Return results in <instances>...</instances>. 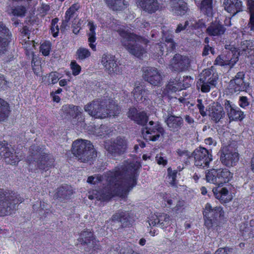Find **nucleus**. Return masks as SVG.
Masks as SVG:
<instances>
[{
  "mask_svg": "<svg viewBox=\"0 0 254 254\" xmlns=\"http://www.w3.org/2000/svg\"><path fill=\"white\" fill-rule=\"evenodd\" d=\"M139 163H131L122 169L119 168L115 172L108 173L105 178L108 183L103 191L93 190L88 195L90 199L106 200L116 195H119L120 191L126 192L136 184L135 174L140 167Z\"/></svg>",
  "mask_w": 254,
  "mask_h": 254,
  "instance_id": "obj_1",
  "label": "nucleus"
},
{
  "mask_svg": "<svg viewBox=\"0 0 254 254\" xmlns=\"http://www.w3.org/2000/svg\"><path fill=\"white\" fill-rule=\"evenodd\" d=\"M84 110L95 118H105L109 115L115 116L120 113V109L113 100L104 101L97 99L87 104Z\"/></svg>",
  "mask_w": 254,
  "mask_h": 254,
  "instance_id": "obj_2",
  "label": "nucleus"
},
{
  "mask_svg": "<svg viewBox=\"0 0 254 254\" xmlns=\"http://www.w3.org/2000/svg\"><path fill=\"white\" fill-rule=\"evenodd\" d=\"M119 33L122 37V45L131 54L141 58L146 53L145 49L141 45H146L148 42L147 39L134 34L126 28L120 30Z\"/></svg>",
  "mask_w": 254,
  "mask_h": 254,
  "instance_id": "obj_3",
  "label": "nucleus"
},
{
  "mask_svg": "<svg viewBox=\"0 0 254 254\" xmlns=\"http://www.w3.org/2000/svg\"><path fill=\"white\" fill-rule=\"evenodd\" d=\"M22 201V198L12 190L0 188V216L10 215L15 205L21 203Z\"/></svg>",
  "mask_w": 254,
  "mask_h": 254,
  "instance_id": "obj_4",
  "label": "nucleus"
},
{
  "mask_svg": "<svg viewBox=\"0 0 254 254\" xmlns=\"http://www.w3.org/2000/svg\"><path fill=\"white\" fill-rule=\"evenodd\" d=\"M72 152L78 160L82 162L90 160L96 155L90 141L81 139L73 142Z\"/></svg>",
  "mask_w": 254,
  "mask_h": 254,
  "instance_id": "obj_5",
  "label": "nucleus"
},
{
  "mask_svg": "<svg viewBox=\"0 0 254 254\" xmlns=\"http://www.w3.org/2000/svg\"><path fill=\"white\" fill-rule=\"evenodd\" d=\"M206 180L217 186H222L233 178V174L226 168H212L207 171Z\"/></svg>",
  "mask_w": 254,
  "mask_h": 254,
  "instance_id": "obj_6",
  "label": "nucleus"
},
{
  "mask_svg": "<svg viewBox=\"0 0 254 254\" xmlns=\"http://www.w3.org/2000/svg\"><path fill=\"white\" fill-rule=\"evenodd\" d=\"M218 75L213 69L209 68L203 70L200 74L197 87H201L202 92H208L211 88L214 87L217 84Z\"/></svg>",
  "mask_w": 254,
  "mask_h": 254,
  "instance_id": "obj_7",
  "label": "nucleus"
},
{
  "mask_svg": "<svg viewBox=\"0 0 254 254\" xmlns=\"http://www.w3.org/2000/svg\"><path fill=\"white\" fill-rule=\"evenodd\" d=\"M223 213L221 207H212L209 203H207L203 211L205 226L208 229H215L217 226L215 219L217 217H220Z\"/></svg>",
  "mask_w": 254,
  "mask_h": 254,
  "instance_id": "obj_8",
  "label": "nucleus"
},
{
  "mask_svg": "<svg viewBox=\"0 0 254 254\" xmlns=\"http://www.w3.org/2000/svg\"><path fill=\"white\" fill-rule=\"evenodd\" d=\"M164 133L163 127L157 123L150 121L147 126L142 130L143 138L146 140L156 141Z\"/></svg>",
  "mask_w": 254,
  "mask_h": 254,
  "instance_id": "obj_9",
  "label": "nucleus"
},
{
  "mask_svg": "<svg viewBox=\"0 0 254 254\" xmlns=\"http://www.w3.org/2000/svg\"><path fill=\"white\" fill-rule=\"evenodd\" d=\"M194 165L200 168L208 167L212 160V156L208 150L203 147H199L194 150L192 153Z\"/></svg>",
  "mask_w": 254,
  "mask_h": 254,
  "instance_id": "obj_10",
  "label": "nucleus"
},
{
  "mask_svg": "<svg viewBox=\"0 0 254 254\" xmlns=\"http://www.w3.org/2000/svg\"><path fill=\"white\" fill-rule=\"evenodd\" d=\"M220 160L224 165L232 167L238 161L239 154L231 147L225 146L221 151Z\"/></svg>",
  "mask_w": 254,
  "mask_h": 254,
  "instance_id": "obj_11",
  "label": "nucleus"
},
{
  "mask_svg": "<svg viewBox=\"0 0 254 254\" xmlns=\"http://www.w3.org/2000/svg\"><path fill=\"white\" fill-rule=\"evenodd\" d=\"M62 109L64 112L72 117L73 125L80 126L81 127H85L83 123L84 118L82 115V109L79 107L73 105H66L63 106Z\"/></svg>",
  "mask_w": 254,
  "mask_h": 254,
  "instance_id": "obj_12",
  "label": "nucleus"
},
{
  "mask_svg": "<svg viewBox=\"0 0 254 254\" xmlns=\"http://www.w3.org/2000/svg\"><path fill=\"white\" fill-rule=\"evenodd\" d=\"M101 62L105 71L110 74H118L121 73V69L118 65L115 56L104 54L101 58Z\"/></svg>",
  "mask_w": 254,
  "mask_h": 254,
  "instance_id": "obj_13",
  "label": "nucleus"
},
{
  "mask_svg": "<svg viewBox=\"0 0 254 254\" xmlns=\"http://www.w3.org/2000/svg\"><path fill=\"white\" fill-rule=\"evenodd\" d=\"M244 73L243 72H238L233 80H231L229 85V90L231 93H238L246 91L248 87V83L244 81Z\"/></svg>",
  "mask_w": 254,
  "mask_h": 254,
  "instance_id": "obj_14",
  "label": "nucleus"
},
{
  "mask_svg": "<svg viewBox=\"0 0 254 254\" xmlns=\"http://www.w3.org/2000/svg\"><path fill=\"white\" fill-rule=\"evenodd\" d=\"M235 47H231L230 51L227 55H221L217 57L215 61V64L220 66H228L232 67L238 61V55L234 53Z\"/></svg>",
  "mask_w": 254,
  "mask_h": 254,
  "instance_id": "obj_15",
  "label": "nucleus"
},
{
  "mask_svg": "<svg viewBox=\"0 0 254 254\" xmlns=\"http://www.w3.org/2000/svg\"><path fill=\"white\" fill-rule=\"evenodd\" d=\"M143 77L145 81L154 86L159 85L162 80L160 71L155 67H147L144 69Z\"/></svg>",
  "mask_w": 254,
  "mask_h": 254,
  "instance_id": "obj_16",
  "label": "nucleus"
},
{
  "mask_svg": "<svg viewBox=\"0 0 254 254\" xmlns=\"http://www.w3.org/2000/svg\"><path fill=\"white\" fill-rule=\"evenodd\" d=\"M148 224L150 226H157L164 229L170 226L171 220L168 214L160 213L151 216L148 220Z\"/></svg>",
  "mask_w": 254,
  "mask_h": 254,
  "instance_id": "obj_17",
  "label": "nucleus"
},
{
  "mask_svg": "<svg viewBox=\"0 0 254 254\" xmlns=\"http://www.w3.org/2000/svg\"><path fill=\"white\" fill-rule=\"evenodd\" d=\"M0 155L3 156L5 162L10 165L16 164L22 159L19 152L16 153L13 150L12 152L9 151V149L2 144H0Z\"/></svg>",
  "mask_w": 254,
  "mask_h": 254,
  "instance_id": "obj_18",
  "label": "nucleus"
},
{
  "mask_svg": "<svg viewBox=\"0 0 254 254\" xmlns=\"http://www.w3.org/2000/svg\"><path fill=\"white\" fill-rule=\"evenodd\" d=\"M126 146V141L121 137H118L116 141L111 144L109 142H106L105 143V148L111 153H117L120 154L125 151Z\"/></svg>",
  "mask_w": 254,
  "mask_h": 254,
  "instance_id": "obj_19",
  "label": "nucleus"
},
{
  "mask_svg": "<svg viewBox=\"0 0 254 254\" xmlns=\"http://www.w3.org/2000/svg\"><path fill=\"white\" fill-rule=\"evenodd\" d=\"M224 105L230 120H241L244 118L243 112L232 102H230L229 101L226 100L224 103Z\"/></svg>",
  "mask_w": 254,
  "mask_h": 254,
  "instance_id": "obj_20",
  "label": "nucleus"
},
{
  "mask_svg": "<svg viewBox=\"0 0 254 254\" xmlns=\"http://www.w3.org/2000/svg\"><path fill=\"white\" fill-rule=\"evenodd\" d=\"M127 116L138 125H144L148 121V116L144 111H138L135 108L129 109Z\"/></svg>",
  "mask_w": 254,
  "mask_h": 254,
  "instance_id": "obj_21",
  "label": "nucleus"
},
{
  "mask_svg": "<svg viewBox=\"0 0 254 254\" xmlns=\"http://www.w3.org/2000/svg\"><path fill=\"white\" fill-rule=\"evenodd\" d=\"M136 1L139 7L150 13L155 12L160 7L157 0H136Z\"/></svg>",
  "mask_w": 254,
  "mask_h": 254,
  "instance_id": "obj_22",
  "label": "nucleus"
},
{
  "mask_svg": "<svg viewBox=\"0 0 254 254\" xmlns=\"http://www.w3.org/2000/svg\"><path fill=\"white\" fill-rule=\"evenodd\" d=\"M169 6L172 12L177 15L185 14L188 10L187 3L183 0H170Z\"/></svg>",
  "mask_w": 254,
  "mask_h": 254,
  "instance_id": "obj_23",
  "label": "nucleus"
},
{
  "mask_svg": "<svg viewBox=\"0 0 254 254\" xmlns=\"http://www.w3.org/2000/svg\"><path fill=\"white\" fill-rule=\"evenodd\" d=\"M189 64V60L186 57L176 54L170 62V68L174 70H182Z\"/></svg>",
  "mask_w": 254,
  "mask_h": 254,
  "instance_id": "obj_24",
  "label": "nucleus"
},
{
  "mask_svg": "<svg viewBox=\"0 0 254 254\" xmlns=\"http://www.w3.org/2000/svg\"><path fill=\"white\" fill-rule=\"evenodd\" d=\"M205 27L204 22L202 20L196 21L194 19H190L186 21L184 24H180L178 25L176 29V33H180L186 28H191V29H201Z\"/></svg>",
  "mask_w": 254,
  "mask_h": 254,
  "instance_id": "obj_25",
  "label": "nucleus"
},
{
  "mask_svg": "<svg viewBox=\"0 0 254 254\" xmlns=\"http://www.w3.org/2000/svg\"><path fill=\"white\" fill-rule=\"evenodd\" d=\"M212 191L216 198L219 199L222 203L228 202L233 199L232 193L226 188L219 189L218 187H215L213 189Z\"/></svg>",
  "mask_w": 254,
  "mask_h": 254,
  "instance_id": "obj_26",
  "label": "nucleus"
},
{
  "mask_svg": "<svg viewBox=\"0 0 254 254\" xmlns=\"http://www.w3.org/2000/svg\"><path fill=\"white\" fill-rule=\"evenodd\" d=\"M185 80L187 81V84L185 85L184 83H182L181 81H178L177 80L170 81L167 84L166 89L167 90L168 93L175 92L178 90H181L184 88H186L190 85L192 81V79L190 77L187 76Z\"/></svg>",
  "mask_w": 254,
  "mask_h": 254,
  "instance_id": "obj_27",
  "label": "nucleus"
},
{
  "mask_svg": "<svg viewBox=\"0 0 254 254\" xmlns=\"http://www.w3.org/2000/svg\"><path fill=\"white\" fill-rule=\"evenodd\" d=\"M223 5L225 10L234 15L242 10V4L240 0H224Z\"/></svg>",
  "mask_w": 254,
  "mask_h": 254,
  "instance_id": "obj_28",
  "label": "nucleus"
},
{
  "mask_svg": "<svg viewBox=\"0 0 254 254\" xmlns=\"http://www.w3.org/2000/svg\"><path fill=\"white\" fill-rule=\"evenodd\" d=\"M10 35L9 30L0 22V54L4 53L9 43Z\"/></svg>",
  "mask_w": 254,
  "mask_h": 254,
  "instance_id": "obj_29",
  "label": "nucleus"
},
{
  "mask_svg": "<svg viewBox=\"0 0 254 254\" xmlns=\"http://www.w3.org/2000/svg\"><path fill=\"white\" fill-rule=\"evenodd\" d=\"M208 115L213 121L218 122L224 115L223 107L220 104L213 103L209 108Z\"/></svg>",
  "mask_w": 254,
  "mask_h": 254,
  "instance_id": "obj_30",
  "label": "nucleus"
},
{
  "mask_svg": "<svg viewBox=\"0 0 254 254\" xmlns=\"http://www.w3.org/2000/svg\"><path fill=\"white\" fill-rule=\"evenodd\" d=\"M87 26L89 28V31L87 33L89 46L93 51H96V45L94 43L95 42L96 40L95 32L96 25L93 22L89 21Z\"/></svg>",
  "mask_w": 254,
  "mask_h": 254,
  "instance_id": "obj_31",
  "label": "nucleus"
},
{
  "mask_svg": "<svg viewBox=\"0 0 254 254\" xmlns=\"http://www.w3.org/2000/svg\"><path fill=\"white\" fill-rule=\"evenodd\" d=\"M225 31L224 27L219 22L212 23L207 28V33L210 36H220L223 34Z\"/></svg>",
  "mask_w": 254,
  "mask_h": 254,
  "instance_id": "obj_32",
  "label": "nucleus"
},
{
  "mask_svg": "<svg viewBox=\"0 0 254 254\" xmlns=\"http://www.w3.org/2000/svg\"><path fill=\"white\" fill-rule=\"evenodd\" d=\"M168 127L171 130H177L183 124V120L180 117L170 115L165 121Z\"/></svg>",
  "mask_w": 254,
  "mask_h": 254,
  "instance_id": "obj_33",
  "label": "nucleus"
},
{
  "mask_svg": "<svg viewBox=\"0 0 254 254\" xmlns=\"http://www.w3.org/2000/svg\"><path fill=\"white\" fill-rule=\"evenodd\" d=\"M54 162V159L50 155H44L38 162V166L40 169L48 170L49 168L53 166Z\"/></svg>",
  "mask_w": 254,
  "mask_h": 254,
  "instance_id": "obj_34",
  "label": "nucleus"
},
{
  "mask_svg": "<svg viewBox=\"0 0 254 254\" xmlns=\"http://www.w3.org/2000/svg\"><path fill=\"white\" fill-rule=\"evenodd\" d=\"M79 8V5L77 3L73 4L66 11L65 15L64 21L63 22L61 27L62 31H64L67 27V23L70 20L71 17L73 15L76 11Z\"/></svg>",
  "mask_w": 254,
  "mask_h": 254,
  "instance_id": "obj_35",
  "label": "nucleus"
},
{
  "mask_svg": "<svg viewBox=\"0 0 254 254\" xmlns=\"http://www.w3.org/2000/svg\"><path fill=\"white\" fill-rule=\"evenodd\" d=\"M165 43H162L161 44L157 45V49H159V52L158 53L159 56L163 54V51L165 49L164 46L168 51H172L175 47V44L172 39V37L168 36L165 37Z\"/></svg>",
  "mask_w": 254,
  "mask_h": 254,
  "instance_id": "obj_36",
  "label": "nucleus"
},
{
  "mask_svg": "<svg viewBox=\"0 0 254 254\" xmlns=\"http://www.w3.org/2000/svg\"><path fill=\"white\" fill-rule=\"evenodd\" d=\"M109 7L114 10H122L126 7L127 3L124 0H105Z\"/></svg>",
  "mask_w": 254,
  "mask_h": 254,
  "instance_id": "obj_37",
  "label": "nucleus"
},
{
  "mask_svg": "<svg viewBox=\"0 0 254 254\" xmlns=\"http://www.w3.org/2000/svg\"><path fill=\"white\" fill-rule=\"evenodd\" d=\"M72 193V190L68 187H62L58 189L55 194V197L57 198H60L62 200L65 199L69 198Z\"/></svg>",
  "mask_w": 254,
  "mask_h": 254,
  "instance_id": "obj_38",
  "label": "nucleus"
},
{
  "mask_svg": "<svg viewBox=\"0 0 254 254\" xmlns=\"http://www.w3.org/2000/svg\"><path fill=\"white\" fill-rule=\"evenodd\" d=\"M10 110L8 104L0 98V121L6 119L9 114Z\"/></svg>",
  "mask_w": 254,
  "mask_h": 254,
  "instance_id": "obj_39",
  "label": "nucleus"
},
{
  "mask_svg": "<svg viewBox=\"0 0 254 254\" xmlns=\"http://www.w3.org/2000/svg\"><path fill=\"white\" fill-rule=\"evenodd\" d=\"M200 10L209 16L212 14V0H203L199 5Z\"/></svg>",
  "mask_w": 254,
  "mask_h": 254,
  "instance_id": "obj_40",
  "label": "nucleus"
},
{
  "mask_svg": "<svg viewBox=\"0 0 254 254\" xmlns=\"http://www.w3.org/2000/svg\"><path fill=\"white\" fill-rule=\"evenodd\" d=\"M133 94L136 101H141L143 99H145L147 91L142 85L136 86L133 91Z\"/></svg>",
  "mask_w": 254,
  "mask_h": 254,
  "instance_id": "obj_41",
  "label": "nucleus"
},
{
  "mask_svg": "<svg viewBox=\"0 0 254 254\" xmlns=\"http://www.w3.org/2000/svg\"><path fill=\"white\" fill-rule=\"evenodd\" d=\"M91 56L89 50L84 47H80L76 52V59L79 60H84Z\"/></svg>",
  "mask_w": 254,
  "mask_h": 254,
  "instance_id": "obj_42",
  "label": "nucleus"
},
{
  "mask_svg": "<svg viewBox=\"0 0 254 254\" xmlns=\"http://www.w3.org/2000/svg\"><path fill=\"white\" fill-rule=\"evenodd\" d=\"M58 74L56 72H51L49 75L43 77V82L46 84H55L59 80Z\"/></svg>",
  "mask_w": 254,
  "mask_h": 254,
  "instance_id": "obj_43",
  "label": "nucleus"
},
{
  "mask_svg": "<svg viewBox=\"0 0 254 254\" xmlns=\"http://www.w3.org/2000/svg\"><path fill=\"white\" fill-rule=\"evenodd\" d=\"M7 11L9 14L22 16L24 15L26 12V9L24 6H18L15 7H8Z\"/></svg>",
  "mask_w": 254,
  "mask_h": 254,
  "instance_id": "obj_44",
  "label": "nucleus"
},
{
  "mask_svg": "<svg viewBox=\"0 0 254 254\" xmlns=\"http://www.w3.org/2000/svg\"><path fill=\"white\" fill-rule=\"evenodd\" d=\"M248 6L250 13L249 26L252 30H254V0H248Z\"/></svg>",
  "mask_w": 254,
  "mask_h": 254,
  "instance_id": "obj_45",
  "label": "nucleus"
},
{
  "mask_svg": "<svg viewBox=\"0 0 254 254\" xmlns=\"http://www.w3.org/2000/svg\"><path fill=\"white\" fill-rule=\"evenodd\" d=\"M166 94L164 91H163L161 89H157L154 91L151 97L152 100H154L155 102L160 103L162 102L163 96Z\"/></svg>",
  "mask_w": 254,
  "mask_h": 254,
  "instance_id": "obj_46",
  "label": "nucleus"
},
{
  "mask_svg": "<svg viewBox=\"0 0 254 254\" xmlns=\"http://www.w3.org/2000/svg\"><path fill=\"white\" fill-rule=\"evenodd\" d=\"M93 234L91 232L88 231H84L80 236V241L85 244L90 243L91 241H93Z\"/></svg>",
  "mask_w": 254,
  "mask_h": 254,
  "instance_id": "obj_47",
  "label": "nucleus"
},
{
  "mask_svg": "<svg viewBox=\"0 0 254 254\" xmlns=\"http://www.w3.org/2000/svg\"><path fill=\"white\" fill-rule=\"evenodd\" d=\"M51 50V44L50 42H44L40 46V52L45 56L49 55Z\"/></svg>",
  "mask_w": 254,
  "mask_h": 254,
  "instance_id": "obj_48",
  "label": "nucleus"
},
{
  "mask_svg": "<svg viewBox=\"0 0 254 254\" xmlns=\"http://www.w3.org/2000/svg\"><path fill=\"white\" fill-rule=\"evenodd\" d=\"M58 19L55 18L52 20L51 23V31L53 36L56 37L58 36L59 32V28L58 25Z\"/></svg>",
  "mask_w": 254,
  "mask_h": 254,
  "instance_id": "obj_49",
  "label": "nucleus"
},
{
  "mask_svg": "<svg viewBox=\"0 0 254 254\" xmlns=\"http://www.w3.org/2000/svg\"><path fill=\"white\" fill-rule=\"evenodd\" d=\"M107 127L106 126H101L100 127H95L92 132L97 136H102L108 133V130H107Z\"/></svg>",
  "mask_w": 254,
  "mask_h": 254,
  "instance_id": "obj_50",
  "label": "nucleus"
},
{
  "mask_svg": "<svg viewBox=\"0 0 254 254\" xmlns=\"http://www.w3.org/2000/svg\"><path fill=\"white\" fill-rule=\"evenodd\" d=\"M70 68L72 70V74L76 76L80 73L81 66L74 61H72L70 63Z\"/></svg>",
  "mask_w": 254,
  "mask_h": 254,
  "instance_id": "obj_51",
  "label": "nucleus"
},
{
  "mask_svg": "<svg viewBox=\"0 0 254 254\" xmlns=\"http://www.w3.org/2000/svg\"><path fill=\"white\" fill-rule=\"evenodd\" d=\"M168 180L169 182L172 185L175 184L176 177L177 174V171L175 170L172 171L171 169H168Z\"/></svg>",
  "mask_w": 254,
  "mask_h": 254,
  "instance_id": "obj_52",
  "label": "nucleus"
},
{
  "mask_svg": "<svg viewBox=\"0 0 254 254\" xmlns=\"http://www.w3.org/2000/svg\"><path fill=\"white\" fill-rule=\"evenodd\" d=\"M35 59L33 58L32 61L33 70L35 73L38 74L41 71V66L40 64V62L37 61H35Z\"/></svg>",
  "mask_w": 254,
  "mask_h": 254,
  "instance_id": "obj_53",
  "label": "nucleus"
},
{
  "mask_svg": "<svg viewBox=\"0 0 254 254\" xmlns=\"http://www.w3.org/2000/svg\"><path fill=\"white\" fill-rule=\"evenodd\" d=\"M185 202L183 200H177L176 206L174 208L176 212H182L185 208Z\"/></svg>",
  "mask_w": 254,
  "mask_h": 254,
  "instance_id": "obj_54",
  "label": "nucleus"
},
{
  "mask_svg": "<svg viewBox=\"0 0 254 254\" xmlns=\"http://www.w3.org/2000/svg\"><path fill=\"white\" fill-rule=\"evenodd\" d=\"M155 158L156 161L159 165H162L164 166L167 163V159L161 154L157 155Z\"/></svg>",
  "mask_w": 254,
  "mask_h": 254,
  "instance_id": "obj_55",
  "label": "nucleus"
},
{
  "mask_svg": "<svg viewBox=\"0 0 254 254\" xmlns=\"http://www.w3.org/2000/svg\"><path fill=\"white\" fill-rule=\"evenodd\" d=\"M102 181L100 176H90L88 177L87 182L91 184H96Z\"/></svg>",
  "mask_w": 254,
  "mask_h": 254,
  "instance_id": "obj_56",
  "label": "nucleus"
},
{
  "mask_svg": "<svg viewBox=\"0 0 254 254\" xmlns=\"http://www.w3.org/2000/svg\"><path fill=\"white\" fill-rule=\"evenodd\" d=\"M197 103H198V104L197 105V106L199 110L200 114L202 116H205L206 115V113L205 111H204V106L202 104L201 100L198 99Z\"/></svg>",
  "mask_w": 254,
  "mask_h": 254,
  "instance_id": "obj_57",
  "label": "nucleus"
},
{
  "mask_svg": "<svg viewBox=\"0 0 254 254\" xmlns=\"http://www.w3.org/2000/svg\"><path fill=\"white\" fill-rule=\"evenodd\" d=\"M8 82L3 75L0 74V88L5 89L7 86Z\"/></svg>",
  "mask_w": 254,
  "mask_h": 254,
  "instance_id": "obj_58",
  "label": "nucleus"
},
{
  "mask_svg": "<svg viewBox=\"0 0 254 254\" xmlns=\"http://www.w3.org/2000/svg\"><path fill=\"white\" fill-rule=\"evenodd\" d=\"M210 52L212 54H214V50L211 47H209V45H206L203 49L202 54L203 56H206L209 54V52Z\"/></svg>",
  "mask_w": 254,
  "mask_h": 254,
  "instance_id": "obj_59",
  "label": "nucleus"
},
{
  "mask_svg": "<svg viewBox=\"0 0 254 254\" xmlns=\"http://www.w3.org/2000/svg\"><path fill=\"white\" fill-rule=\"evenodd\" d=\"M240 106L242 108H245L249 105L247 97L242 96L240 99Z\"/></svg>",
  "mask_w": 254,
  "mask_h": 254,
  "instance_id": "obj_60",
  "label": "nucleus"
},
{
  "mask_svg": "<svg viewBox=\"0 0 254 254\" xmlns=\"http://www.w3.org/2000/svg\"><path fill=\"white\" fill-rule=\"evenodd\" d=\"M206 144L209 146H215L216 145V141L212 137H208L204 140Z\"/></svg>",
  "mask_w": 254,
  "mask_h": 254,
  "instance_id": "obj_61",
  "label": "nucleus"
},
{
  "mask_svg": "<svg viewBox=\"0 0 254 254\" xmlns=\"http://www.w3.org/2000/svg\"><path fill=\"white\" fill-rule=\"evenodd\" d=\"M120 221L123 222L124 220L127 219V221H129V220L127 218L128 213L122 212L120 214Z\"/></svg>",
  "mask_w": 254,
  "mask_h": 254,
  "instance_id": "obj_62",
  "label": "nucleus"
},
{
  "mask_svg": "<svg viewBox=\"0 0 254 254\" xmlns=\"http://www.w3.org/2000/svg\"><path fill=\"white\" fill-rule=\"evenodd\" d=\"M215 254H227V253L225 249L220 248L215 252Z\"/></svg>",
  "mask_w": 254,
  "mask_h": 254,
  "instance_id": "obj_63",
  "label": "nucleus"
},
{
  "mask_svg": "<svg viewBox=\"0 0 254 254\" xmlns=\"http://www.w3.org/2000/svg\"><path fill=\"white\" fill-rule=\"evenodd\" d=\"M51 95L53 97V99L54 101L56 102L57 103L59 102L60 101V98L59 96L55 95V94L51 93Z\"/></svg>",
  "mask_w": 254,
  "mask_h": 254,
  "instance_id": "obj_64",
  "label": "nucleus"
}]
</instances>
